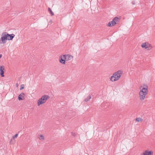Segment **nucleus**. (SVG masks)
I'll use <instances>...</instances> for the list:
<instances>
[{"label":"nucleus","instance_id":"11","mask_svg":"<svg viewBox=\"0 0 155 155\" xmlns=\"http://www.w3.org/2000/svg\"><path fill=\"white\" fill-rule=\"evenodd\" d=\"M24 96H25V94L23 93H21L18 96V100L19 101H20V100L24 99Z\"/></svg>","mask_w":155,"mask_h":155},{"label":"nucleus","instance_id":"7","mask_svg":"<svg viewBox=\"0 0 155 155\" xmlns=\"http://www.w3.org/2000/svg\"><path fill=\"white\" fill-rule=\"evenodd\" d=\"M63 58H65V59L66 61H69L73 58V56L72 55L67 54H63Z\"/></svg>","mask_w":155,"mask_h":155},{"label":"nucleus","instance_id":"10","mask_svg":"<svg viewBox=\"0 0 155 155\" xmlns=\"http://www.w3.org/2000/svg\"><path fill=\"white\" fill-rule=\"evenodd\" d=\"M63 55H62L60 57V62L63 64H65V58H63Z\"/></svg>","mask_w":155,"mask_h":155},{"label":"nucleus","instance_id":"19","mask_svg":"<svg viewBox=\"0 0 155 155\" xmlns=\"http://www.w3.org/2000/svg\"><path fill=\"white\" fill-rule=\"evenodd\" d=\"M136 0H133L132 2V3L133 5H135V4Z\"/></svg>","mask_w":155,"mask_h":155},{"label":"nucleus","instance_id":"14","mask_svg":"<svg viewBox=\"0 0 155 155\" xmlns=\"http://www.w3.org/2000/svg\"><path fill=\"white\" fill-rule=\"evenodd\" d=\"M91 98V96H88L87 98H86L85 99V101H88Z\"/></svg>","mask_w":155,"mask_h":155},{"label":"nucleus","instance_id":"18","mask_svg":"<svg viewBox=\"0 0 155 155\" xmlns=\"http://www.w3.org/2000/svg\"><path fill=\"white\" fill-rule=\"evenodd\" d=\"M18 134H16L13 137V138L14 139L15 138H16L18 136Z\"/></svg>","mask_w":155,"mask_h":155},{"label":"nucleus","instance_id":"6","mask_svg":"<svg viewBox=\"0 0 155 155\" xmlns=\"http://www.w3.org/2000/svg\"><path fill=\"white\" fill-rule=\"evenodd\" d=\"M141 47L142 48L149 50H151L153 48L152 45L148 42L143 43L141 45Z\"/></svg>","mask_w":155,"mask_h":155},{"label":"nucleus","instance_id":"4","mask_svg":"<svg viewBox=\"0 0 155 155\" xmlns=\"http://www.w3.org/2000/svg\"><path fill=\"white\" fill-rule=\"evenodd\" d=\"M49 97L47 95H45L40 98L38 101L37 104L38 106H39L45 103L47 100L49 99Z\"/></svg>","mask_w":155,"mask_h":155},{"label":"nucleus","instance_id":"20","mask_svg":"<svg viewBox=\"0 0 155 155\" xmlns=\"http://www.w3.org/2000/svg\"><path fill=\"white\" fill-rule=\"evenodd\" d=\"M72 135H73V136H75L76 135V134L75 133H73L72 134Z\"/></svg>","mask_w":155,"mask_h":155},{"label":"nucleus","instance_id":"16","mask_svg":"<svg viewBox=\"0 0 155 155\" xmlns=\"http://www.w3.org/2000/svg\"><path fill=\"white\" fill-rule=\"evenodd\" d=\"M48 11L49 12H50V14H51V15H54V13L52 11H51V9L50 8H48Z\"/></svg>","mask_w":155,"mask_h":155},{"label":"nucleus","instance_id":"13","mask_svg":"<svg viewBox=\"0 0 155 155\" xmlns=\"http://www.w3.org/2000/svg\"><path fill=\"white\" fill-rule=\"evenodd\" d=\"M136 120L138 122H141L143 120L142 119L139 117L137 118L136 119Z\"/></svg>","mask_w":155,"mask_h":155},{"label":"nucleus","instance_id":"12","mask_svg":"<svg viewBox=\"0 0 155 155\" xmlns=\"http://www.w3.org/2000/svg\"><path fill=\"white\" fill-rule=\"evenodd\" d=\"M8 40H12L13 38L15 36V35L14 34H8Z\"/></svg>","mask_w":155,"mask_h":155},{"label":"nucleus","instance_id":"24","mask_svg":"<svg viewBox=\"0 0 155 155\" xmlns=\"http://www.w3.org/2000/svg\"><path fill=\"white\" fill-rule=\"evenodd\" d=\"M51 21H50V22H51Z\"/></svg>","mask_w":155,"mask_h":155},{"label":"nucleus","instance_id":"9","mask_svg":"<svg viewBox=\"0 0 155 155\" xmlns=\"http://www.w3.org/2000/svg\"><path fill=\"white\" fill-rule=\"evenodd\" d=\"M5 70L4 67L3 66H1L0 67V74L1 76L4 77V70Z\"/></svg>","mask_w":155,"mask_h":155},{"label":"nucleus","instance_id":"2","mask_svg":"<svg viewBox=\"0 0 155 155\" xmlns=\"http://www.w3.org/2000/svg\"><path fill=\"white\" fill-rule=\"evenodd\" d=\"M123 73L122 70H120L114 73L111 77L110 81L114 82L118 80L120 78Z\"/></svg>","mask_w":155,"mask_h":155},{"label":"nucleus","instance_id":"5","mask_svg":"<svg viewBox=\"0 0 155 155\" xmlns=\"http://www.w3.org/2000/svg\"><path fill=\"white\" fill-rule=\"evenodd\" d=\"M120 18L118 17H116L114 18L112 21L109 22L107 25V26L109 27H111L114 26L116 24H117L119 21Z\"/></svg>","mask_w":155,"mask_h":155},{"label":"nucleus","instance_id":"3","mask_svg":"<svg viewBox=\"0 0 155 155\" xmlns=\"http://www.w3.org/2000/svg\"><path fill=\"white\" fill-rule=\"evenodd\" d=\"M9 36L8 34L6 32L3 33L1 35V38L0 39V44H4L6 43L8 39V36Z\"/></svg>","mask_w":155,"mask_h":155},{"label":"nucleus","instance_id":"8","mask_svg":"<svg viewBox=\"0 0 155 155\" xmlns=\"http://www.w3.org/2000/svg\"><path fill=\"white\" fill-rule=\"evenodd\" d=\"M153 152L152 150H147L141 154V155H153Z\"/></svg>","mask_w":155,"mask_h":155},{"label":"nucleus","instance_id":"21","mask_svg":"<svg viewBox=\"0 0 155 155\" xmlns=\"http://www.w3.org/2000/svg\"><path fill=\"white\" fill-rule=\"evenodd\" d=\"M16 86L17 87H18V83H17V84H16Z\"/></svg>","mask_w":155,"mask_h":155},{"label":"nucleus","instance_id":"22","mask_svg":"<svg viewBox=\"0 0 155 155\" xmlns=\"http://www.w3.org/2000/svg\"><path fill=\"white\" fill-rule=\"evenodd\" d=\"M2 54H0V58L2 57Z\"/></svg>","mask_w":155,"mask_h":155},{"label":"nucleus","instance_id":"23","mask_svg":"<svg viewBox=\"0 0 155 155\" xmlns=\"http://www.w3.org/2000/svg\"><path fill=\"white\" fill-rule=\"evenodd\" d=\"M51 21H50V22H51Z\"/></svg>","mask_w":155,"mask_h":155},{"label":"nucleus","instance_id":"1","mask_svg":"<svg viewBox=\"0 0 155 155\" xmlns=\"http://www.w3.org/2000/svg\"><path fill=\"white\" fill-rule=\"evenodd\" d=\"M140 91L139 93V97L141 101L143 100L145 97L148 92V86L144 85L139 87Z\"/></svg>","mask_w":155,"mask_h":155},{"label":"nucleus","instance_id":"15","mask_svg":"<svg viewBox=\"0 0 155 155\" xmlns=\"http://www.w3.org/2000/svg\"><path fill=\"white\" fill-rule=\"evenodd\" d=\"M39 138L41 140H43L44 139V137L43 135H39Z\"/></svg>","mask_w":155,"mask_h":155},{"label":"nucleus","instance_id":"17","mask_svg":"<svg viewBox=\"0 0 155 155\" xmlns=\"http://www.w3.org/2000/svg\"><path fill=\"white\" fill-rule=\"evenodd\" d=\"M24 88V84H21V87L20 88V90H21L23 89Z\"/></svg>","mask_w":155,"mask_h":155}]
</instances>
